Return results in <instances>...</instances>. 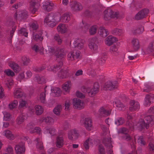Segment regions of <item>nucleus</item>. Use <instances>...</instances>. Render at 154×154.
<instances>
[{"label": "nucleus", "instance_id": "nucleus-1", "mask_svg": "<svg viewBox=\"0 0 154 154\" xmlns=\"http://www.w3.org/2000/svg\"><path fill=\"white\" fill-rule=\"evenodd\" d=\"M144 119H140L136 125L138 129L140 131L145 129V128L147 129L150 123L152 124L154 123V116H146L144 118Z\"/></svg>", "mask_w": 154, "mask_h": 154}, {"label": "nucleus", "instance_id": "nucleus-2", "mask_svg": "<svg viewBox=\"0 0 154 154\" xmlns=\"http://www.w3.org/2000/svg\"><path fill=\"white\" fill-rule=\"evenodd\" d=\"M99 86L98 83H95L91 89L87 86H84L81 88V91L84 93L87 92L89 96L93 97L99 91Z\"/></svg>", "mask_w": 154, "mask_h": 154}, {"label": "nucleus", "instance_id": "nucleus-3", "mask_svg": "<svg viewBox=\"0 0 154 154\" xmlns=\"http://www.w3.org/2000/svg\"><path fill=\"white\" fill-rule=\"evenodd\" d=\"M45 51L47 53L49 54L50 55L55 54L56 57L60 58H62L65 55L63 49L60 48H56L55 51L53 47H48V51L47 49Z\"/></svg>", "mask_w": 154, "mask_h": 154}, {"label": "nucleus", "instance_id": "nucleus-4", "mask_svg": "<svg viewBox=\"0 0 154 154\" xmlns=\"http://www.w3.org/2000/svg\"><path fill=\"white\" fill-rule=\"evenodd\" d=\"M44 24L51 27L56 25V23L52 14H49L45 17L44 20Z\"/></svg>", "mask_w": 154, "mask_h": 154}, {"label": "nucleus", "instance_id": "nucleus-5", "mask_svg": "<svg viewBox=\"0 0 154 154\" xmlns=\"http://www.w3.org/2000/svg\"><path fill=\"white\" fill-rule=\"evenodd\" d=\"M72 103L74 108L78 109H83L85 106V103L81 100L75 98L72 99Z\"/></svg>", "mask_w": 154, "mask_h": 154}, {"label": "nucleus", "instance_id": "nucleus-6", "mask_svg": "<svg viewBox=\"0 0 154 154\" xmlns=\"http://www.w3.org/2000/svg\"><path fill=\"white\" fill-rule=\"evenodd\" d=\"M28 15L27 12L25 10H22L16 13L14 15V17L17 20H23L26 19Z\"/></svg>", "mask_w": 154, "mask_h": 154}, {"label": "nucleus", "instance_id": "nucleus-7", "mask_svg": "<svg viewBox=\"0 0 154 154\" xmlns=\"http://www.w3.org/2000/svg\"><path fill=\"white\" fill-rule=\"evenodd\" d=\"M79 136L78 131L75 129H71L68 132V138L70 140H75Z\"/></svg>", "mask_w": 154, "mask_h": 154}, {"label": "nucleus", "instance_id": "nucleus-8", "mask_svg": "<svg viewBox=\"0 0 154 154\" xmlns=\"http://www.w3.org/2000/svg\"><path fill=\"white\" fill-rule=\"evenodd\" d=\"M97 40L96 38H92L89 41L88 46L93 53L96 52L98 49V46L96 44Z\"/></svg>", "mask_w": 154, "mask_h": 154}, {"label": "nucleus", "instance_id": "nucleus-9", "mask_svg": "<svg viewBox=\"0 0 154 154\" xmlns=\"http://www.w3.org/2000/svg\"><path fill=\"white\" fill-rule=\"evenodd\" d=\"M27 119V116L25 114H21L17 117L16 119L17 124L20 128L23 129L24 125L23 122L25 120Z\"/></svg>", "mask_w": 154, "mask_h": 154}, {"label": "nucleus", "instance_id": "nucleus-10", "mask_svg": "<svg viewBox=\"0 0 154 154\" xmlns=\"http://www.w3.org/2000/svg\"><path fill=\"white\" fill-rule=\"evenodd\" d=\"M38 121L40 123L45 122L49 125H52L54 123V119L49 116H42L39 118Z\"/></svg>", "mask_w": 154, "mask_h": 154}, {"label": "nucleus", "instance_id": "nucleus-11", "mask_svg": "<svg viewBox=\"0 0 154 154\" xmlns=\"http://www.w3.org/2000/svg\"><path fill=\"white\" fill-rule=\"evenodd\" d=\"M118 86L116 82L108 81L105 83L103 87V89L104 90H111L115 88H116Z\"/></svg>", "mask_w": 154, "mask_h": 154}, {"label": "nucleus", "instance_id": "nucleus-12", "mask_svg": "<svg viewBox=\"0 0 154 154\" xmlns=\"http://www.w3.org/2000/svg\"><path fill=\"white\" fill-rule=\"evenodd\" d=\"M80 57V52L79 51H77L76 52L71 51L69 53L67 56L68 60L71 61L79 59Z\"/></svg>", "mask_w": 154, "mask_h": 154}, {"label": "nucleus", "instance_id": "nucleus-13", "mask_svg": "<svg viewBox=\"0 0 154 154\" xmlns=\"http://www.w3.org/2000/svg\"><path fill=\"white\" fill-rule=\"evenodd\" d=\"M43 8L45 11H50L52 10L54 7V3L50 1H47L43 3Z\"/></svg>", "mask_w": 154, "mask_h": 154}, {"label": "nucleus", "instance_id": "nucleus-14", "mask_svg": "<svg viewBox=\"0 0 154 154\" xmlns=\"http://www.w3.org/2000/svg\"><path fill=\"white\" fill-rule=\"evenodd\" d=\"M70 5L72 10L74 11H79L82 8L81 4L76 2L73 1L70 2Z\"/></svg>", "mask_w": 154, "mask_h": 154}, {"label": "nucleus", "instance_id": "nucleus-15", "mask_svg": "<svg viewBox=\"0 0 154 154\" xmlns=\"http://www.w3.org/2000/svg\"><path fill=\"white\" fill-rule=\"evenodd\" d=\"M84 121V126L86 129L89 131L92 130L93 127L91 119L89 118H86L85 119Z\"/></svg>", "mask_w": 154, "mask_h": 154}, {"label": "nucleus", "instance_id": "nucleus-16", "mask_svg": "<svg viewBox=\"0 0 154 154\" xmlns=\"http://www.w3.org/2000/svg\"><path fill=\"white\" fill-rule=\"evenodd\" d=\"M30 9L32 13H34L40 6L39 3L36 1H32L30 3Z\"/></svg>", "mask_w": 154, "mask_h": 154}, {"label": "nucleus", "instance_id": "nucleus-17", "mask_svg": "<svg viewBox=\"0 0 154 154\" xmlns=\"http://www.w3.org/2000/svg\"><path fill=\"white\" fill-rule=\"evenodd\" d=\"M130 106L129 110L131 111H137L139 110L140 108L139 103L137 101L132 100L130 101Z\"/></svg>", "mask_w": 154, "mask_h": 154}, {"label": "nucleus", "instance_id": "nucleus-18", "mask_svg": "<svg viewBox=\"0 0 154 154\" xmlns=\"http://www.w3.org/2000/svg\"><path fill=\"white\" fill-rule=\"evenodd\" d=\"M149 11L147 9H143L140 11L135 16L137 20H140L148 14Z\"/></svg>", "mask_w": 154, "mask_h": 154}, {"label": "nucleus", "instance_id": "nucleus-19", "mask_svg": "<svg viewBox=\"0 0 154 154\" xmlns=\"http://www.w3.org/2000/svg\"><path fill=\"white\" fill-rule=\"evenodd\" d=\"M95 144L94 140L91 137H89L84 142L83 145L86 149H88L89 147L92 146Z\"/></svg>", "mask_w": 154, "mask_h": 154}, {"label": "nucleus", "instance_id": "nucleus-20", "mask_svg": "<svg viewBox=\"0 0 154 154\" xmlns=\"http://www.w3.org/2000/svg\"><path fill=\"white\" fill-rule=\"evenodd\" d=\"M154 101V95H146L144 103V105L146 106H149L150 104Z\"/></svg>", "mask_w": 154, "mask_h": 154}, {"label": "nucleus", "instance_id": "nucleus-21", "mask_svg": "<svg viewBox=\"0 0 154 154\" xmlns=\"http://www.w3.org/2000/svg\"><path fill=\"white\" fill-rule=\"evenodd\" d=\"M111 112V109H108L105 107H101L99 110V115L102 116H105L109 115Z\"/></svg>", "mask_w": 154, "mask_h": 154}, {"label": "nucleus", "instance_id": "nucleus-22", "mask_svg": "<svg viewBox=\"0 0 154 154\" xmlns=\"http://www.w3.org/2000/svg\"><path fill=\"white\" fill-rule=\"evenodd\" d=\"M118 40V39L116 38L112 35H109L105 39V43L106 45L110 46L114 42H117Z\"/></svg>", "mask_w": 154, "mask_h": 154}, {"label": "nucleus", "instance_id": "nucleus-23", "mask_svg": "<svg viewBox=\"0 0 154 154\" xmlns=\"http://www.w3.org/2000/svg\"><path fill=\"white\" fill-rule=\"evenodd\" d=\"M16 154H23L25 151L24 144H20L17 145L15 148Z\"/></svg>", "mask_w": 154, "mask_h": 154}, {"label": "nucleus", "instance_id": "nucleus-24", "mask_svg": "<svg viewBox=\"0 0 154 154\" xmlns=\"http://www.w3.org/2000/svg\"><path fill=\"white\" fill-rule=\"evenodd\" d=\"M111 11V10H107L105 11L104 12V19L106 20H107L109 19V18L111 17L113 18H117L118 17V14L117 12H113L112 15L111 14H109V11Z\"/></svg>", "mask_w": 154, "mask_h": 154}, {"label": "nucleus", "instance_id": "nucleus-25", "mask_svg": "<svg viewBox=\"0 0 154 154\" xmlns=\"http://www.w3.org/2000/svg\"><path fill=\"white\" fill-rule=\"evenodd\" d=\"M132 47L134 51H137L140 49V45L138 39L134 38L131 42Z\"/></svg>", "mask_w": 154, "mask_h": 154}, {"label": "nucleus", "instance_id": "nucleus-26", "mask_svg": "<svg viewBox=\"0 0 154 154\" xmlns=\"http://www.w3.org/2000/svg\"><path fill=\"white\" fill-rule=\"evenodd\" d=\"M72 86L70 81H68L64 83L62 86L63 90L66 92L69 93Z\"/></svg>", "mask_w": 154, "mask_h": 154}, {"label": "nucleus", "instance_id": "nucleus-27", "mask_svg": "<svg viewBox=\"0 0 154 154\" xmlns=\"http://www.w3.org/2000/svg\"><path fill=\"white\" fill-rule=\"evenodd\" d=\"M58 32L62 34L68 31L67 27L64 24H59L57 27Z\"/></svg>", "mask_w": 154, "mask_h": 154}, {"label": "nucleus", "instance_id": "nucleus-28", "mask_svg": "<svg viewBox=\"0 0 154 154\" xmlns=\"http://www.w3.org/2000/svg\"><path fill=\"white\" fill-rule=\"evenodd\" d=\"M84 41L80 39L76 40L73 43V44L75 48L78 49H81L83 47Z\"/></svg>", "mask_w": 154, "mask_h": 154}, {"label": "nucleus", "instance_id": "nucleus-29", "mask_svg": "<svg viewBox=\"0 0 154 154\" xmlns=\"http://www.w3.org/2000/svg\"><path fill=\"white\" fill-rule=\"evenodd\" d=\"M23 94V92L20 88H17L14 91L13 95L16 98H19L22 97Z\"/></svg>", "mask_w": 154, "mask_h": 154}, {"label": "nucleus", "instance_id": "nucleus-30", "mask_svg": "<svg viewBox=\"0 0 154 154\" xmlns=\"http://www.w3.org/2000/svg\"><path fill=\"white\" fill-rule=\"evenodd\" d=\"M70 19V14L69 13L63 14L60 17V21L63 22H67Z\"/></svg>", "mask_w": 154, "mask_h": 154}, {"label": "nucleus", "instance_id": "nucleus-31", "mask_svg": "<svg viewBox=\"0 0 154 154\" xmlns=\"http://www.w3.org/2000/svg\"><path fill=\"white\" fill-rule=\"evenodd\" d=\"M61 93L60 88L58 87H53L51 89V94L54 97H58L60 95Z\"/></svg>", "mask_w": 154, "mask_h": 154}, {"label": "nucleus", "instance_id": "nucleus-32", "mask_svg": "<svg viewBox=\"0 0 154 154\" xmlns=\"http://www.w3.org/2000/svg\"><path fill=\"white\" fill-rule=\"evenodd\" d=\"M44 133L45 134L49 133L51 135L53 136L56 134V129L53 127H45L44 128Z\"/></svg>", "mask_w": 154, "mask_h": 154}, {"label": "nucleus", "instance_id": "nucleus-33", "mask_svg": "<svg viewBox=\"0 0 154 154\" xmlns=\"http://www.w3.org/2000/svg\"><path fill=\"white\" fill-rule=\"evenodd\" d=\"M98 33L100 36L103 37H105L108 34V31L103 27H100L98 29Z\"/></svg>", "mask_w": 154, "mask_h": 154}, {"label": "nucleus", "instance_id": "nucleus-34", "mask_svg": "<svg viewBox=\"0 0 154 154\" xmlns=\"http://www.w3.org/2000/svg\"><path fill=\"white\" fill-rule=\"evenodd\" d=\"M128 130L125 128H123L120 129L119 131V133H121L125 134V136L124 137V138L127 140H129L131 139V137L130 136L127 134L128 132Z\"/></svg>", "mask_w": 154, "mask_h": 154}, {"label": "nucleus", "instance_id": "nucleus-35", "mask_svg": "<svg viewBox=\"0 0 154 154\" xmlns=\"http://www.w3.org/2000/svg\"><path fill=\"white\" fill-rule=\"evenodd\" d=\"M35 141H36V142L37 148L40 150H42L43 151L42 153H41V154H45V152H43V146L41 139L40 138H37Z\"/></svg>", "mask_w": 154, "mask_h": 154}, {"label": "nucleus", "instance_id": "nucleus-36", "mask_svg": "<svg viewBox=\"0 0 154 154\" xmlns=\"http://www.w3.org/2000/svg\"><path fill=\"white\" fill-rule=\"evenodd\" d=\"M56 146L58 148H61L63 144V139L62 137H58L56 139Z\"/></svg>", "mask_w": 154, "mask_h": 154}, {"label": "nucleus", "instance_id": "nucleus-37", "mask_svg": "<svg viewBox=\"0 0 154 154\" xmlns=\"http://www.w3.org/2000/svg\"><path fill=\"white\" fill-rule=\"evenodd\" d=\"M110 51L113 55L117 56L119 54L118 46L115 45L112 46L110 48Z\"/></svg>", "mask_w": 154, "mask_h": 154}, {"label": "nucleus", "instance_id": "nucleus-38", "mask_svg": "<svg viewBox=\"0 0 154 154\" xmlns=\"http://www.w3.org/2000/svg\"><path fill=\"white\" fill-rule=\"evenodd\" d=\"M115 104L119 110H122L124 108L125 106L124 105L118 100H115L114 103V105Z\"/></svg>", "mask_w": 154, "mask_h": 154}, {"label": "nucleus", "instance_id": "nucleus-39", "mask_svg": "<svg viewBox=\"0 0 154 154\" xmlns=\"http://www.w3.org/2000/svg\"><path fill=\"white\" fill-rule=\"evenodd\" d=\"M2 134L8 139L13 140L14 138V136L9 130H6L4 131L2 133Z\"/></svg>", "mask_w": 154, "mask_h": 154}, {"label": "nucleus", "instance_id": "nucleus-40", "mask_svg": "<svg viewBox=\"0 0 154 154\" xmlns=\"http://www.w3.org/2000/svg\"><path fill=\"white\" fill-rule=\"evenodd\" d=\"M8 65L15 72L19 70V66L14 62H10L8 63Z\"/></svg>", "mask_w": 154, "mask_h": 154}, {"label": "nucleus", "instance_id": "nucleus-41", "mask_svg": "<svg viewBox=\"0 0 154 154\" xmlns=\"http://www.w3.org/2000/svg\"><path fill=\"white\" fill-rule=\"evenodd\" d=\"M35 113L37 115H41L43 112L44 109L42 107L39 105H36L35 107Z\"/></svg>", "mask_w": 154, "mask_h": 154}, {"label": "nucleus", "instance_id": "nucleus-42", "mask_svg": "<svg viewBox=\"0 0 154 154\" xmlns=\"http://www.w3.org/2000/svg\"><path fill=\"white\" fill-rule=\"evenodd\" d=\"M47 87L46 86L45 88V92H42L39 95V100L41 103H45V94L47 91Z\"/></svg>", "mask_w": 154, "mask_h": 154}, {"label": "nucleus", "instance_id": "nucleus-43", "mask_svg": "<svg viewBox=\"0 0 154 154\" xmlns=\"http://www.w3.org/2000/svg\"><path fill=\"white\" fill-rule=\"evenodd\" d=\"M60 65H62V63L61 62H60ZM60 66H59L58 65H54L49 67L48 68V69L50 71H51L54 72H55L58 70L60 69Z\"/></svg>", "mask_w": 154, "mask_h": 154}, {"label": "nucleus", "instance_id": "nucleus-44", "mask_svg": "<svg viewBox=\"0 0 154 154\" xmlns=\"http://www.w3.org/2000/svg\"><path fill=\"white\" fill-rule=\"evenodd\" d=\"M62 109V106L60 105H58L53 109V112L56 115L59 116Z\"/></svg>", "mask_w": 154, "mask_h": 154}, {"label": "nucleus", "instance_id": "nucleus-45", "mask_svg": "<svg viewBox=\"0 0 154 154\" xmlns=\"http://www.w3.org/2000/svg\"><path fill=\"white\" fill-rule=\"evenodd\" d=\"M18 104V101L17 100H14L11 102L8 105L9 108L12 109L17 107Z\"/></svg>", "mask_w": 154, "mask_h": 154}, {"label": "nucleus", "instance_id": "nucleus-46", "mask_svg": "<svg viewBox=\"0 0 154 154\" xmlns=\"http://www.w3.org/2000/svg\"><path fill=\"white\" fill-rule=\"evenodd\" d=\"M32 50L35 51L36 52L39 51L40 54H43V48H42L39 49V47L35 45L32 46Z\"/></svg>", "mask_w": 154, "mask_h": 154}, {"label": "nucleus", "instance_id": "nucleus-47", "mask_svg": "<svg viewBox=\"0 0 154 154\" xmlns=\"http://www.w3.org/2000/svg\"><path fill=\"white\" fill-rule=\"evenodd\" d=\"M14 82L12 79H7L5 82V84L9 89H10L13 85Z\"/></svg>", "mask_w": 154, "mask_h": 154}, {"label": "nucleus", "instance_id": "nucleus-48", "mask_svg": "<svg viewBox=\"0 0 154 154\" xmlns=\"http://www.w3.org/2000/svg\"><path fill=\"white\" fill-rule=\"evenodd\" d=\"M123 32H124L123 30L118 29H115L112 31V33L113 34L119 36L122 35Z\"/></svg>", "mask_w": 154, "mask_h": 154}, {"label": "nucleus", "instance_id": "nucleus-49", "mask_svg": "<svg viewBox=\"0 0 154 154\" xmlns=\"http://www.w3.org/2000/svg\"><path fill=\"white\" fill-rule=\"evenodd\" d=\"M97 28L98 27L97 26H92L89 30L90 34L91 35L94 34L96 33Z\"/></svg>", "mask_w": 154, "mask_h": 154}, {"label": "nucleus", "instance_id": "nucleus-50", "mask_svg": "<svg viewBox=\"0 0 154 154\" xmlns=\"http://www.w3.org/2000/svg\"><path fill=\"white\" fill-rule=\"evenodd\" d=\"M124 122V119L122 117L116 119L115 120V123L117 125H122Z\"/></svg>", "mask_w": 154, "mask_h": 154}, {"label": "nucleus", "instance_id": "nucleus-51", "mask_svg": "<svg viewBox=\"0 0 154 154\" xmlns=\"http://www.w3.org/2000/svg\"><path fill=\"white\" fill-rule=\"evenodd\" d=\"M32 39L35 41H41L43 39V38L42 37V35H40L37 34H34L33 35Z\"/></svg>", "mask_w": 154, "mask_h": 154}, {"label": "nucleus", "instance_id": "nucleus-52", "mask_svg": "<svg viewBox=\"0 0 154 154\" xmlns=\"http://www.w3.org/2000/svg\"><path fill=\"white\" fill-rule=\"evenodd\" d=\"M21 60L23 63L24 65H28L30 62L29 58L26 56L23 57L21 58Z\"/></svg>", "mask_w": 154, "mask_h": 154}, {"label": "nucleus", "instance_id": "nucleus-53", "mask_svg": "<svg viewBox=\"0 0 154 154\" xmlns=\"http://www.w3.org/2000/svg\"><path fill=\"white\" fill-rule=\"evenodd\" d=\"M3 114L4 115V120L6 121H9L11 118V114L6 111L3 112Z\"/></svg>", "mask_w": 154, "mask_h": 154}, {"label": "nucleus", "instance_id": "nucleus-54", "mask_svg": "<svg viewBox=\"0 0 154 154\" xmlns=\"http://www.w3.org/2000/svg\"><path fill=\"white\" fill-rule=\"evenodd\" d=\"M37 82L39 84L44 83L45 82V80L43 77H40L37 76L36 77Z\"/></svg>", "mask_w": 154, "mask_h": 154}, {"label": "nucleus", "instance_id": "nucleus-55", "mask_svg": "<svg viewBox=\"0 0 154 154\" xmlns=\"http://www.w3.org/2000/svg\"><path fill=\"white\" fill-rule=\"evenodd\" d=\"M41 131V128L38 127H33L30 130L29 132L31 133H40Z\"/></svg>", "mask_w": 154, "mask_h": 154}, {"label": "nucleus", "instance_id": "nucleus-56", "mask_svg": "<svg viewBox=\"0 0 154 154\" xmlns=\"http://www.w3.org/2000/svg\"><path fill=\"white\" fill-rule=\"evenodd\" d=\"M148 51L149 52H154V41L151 43L147 48Z\"/></svg>", "mask_w": 154, "mask_h": 154}, {"label": "nucleus", "instance_id": "nucleus-57", "mask_svg": "<svg viewBox=\"0 0 154 154\" xmlns=\"http://www.w3.org/2000/svg\"><path fill=\"white\" fill-rule=\"evenodd\" d=\"M35 125L34 124L30 123L27 124L25 128L23 127V129H26V130L29 131Z\"/></svg>", "mask_w": 154, "mask_h": 154}, {"label": "nucleus", "instance_id": "nucleus-58", "mask_svg": "<svg viewBox=\"0 0 154 154\" xmlns=\"http://www.w3.org/2000/svg\"><path fill=\"white\" fill-rule=\"evenodd\" d=\"M19 33L22 35H24L26 37H27L28 36V32L25 28H22L20 29L19 31Z\"/></svg>", "mask_w": 154, "mask_h": 154}, {"label": "nucleus", "instance_id": "nucleus-59", "mask_svg": "<svg viewBox=\"0 0 154 154\" xmlns=\"http://www.w3.org/2000/svg\"><path fill=\"white\" fill-rule=\"evenodd\" d=\"M4 72L8 76H12L14 75V72L9 69L5 70Z\"/></svg>", "mask_w": 154, "mask_h": 154}, {"label": "nucleus", "instance_id": "nucleus-60", "mask_svg": "<svg viewBox=\"0 0 154 154\" xmlns=\"http://www.w3.org/2000/svg\"><path fill=\"white\" fill-rule=\"evenodd\" d=\"M27 105L26 101L22 100L19 103V107L20 108H25Z\"/></svg>", "mask_w": 154, "mask_h": 154}, {"label": "nucleus", "instance_id": "nucleus-61", "mask_svg": "<svg viewBox=\"0 0 154 154\" xmlns=\"http://www.w3.org/2000/svg\"><path fill=\"white\" fill-rule=\"evenodd\" d=\"M71 104V102L70 100H66L65 103V109L66 110H68L69 109L70 106Z\"/></svg>", "mask_w": 154, "mask_h": 154}, {"label": "nucleus", "instance_id": "nucleus-62", "mask_svg": "<svg viewBox=\"0 0 154 154\" xmlns=\"http://www.w3.org/2000/svg\"><path fill=\"white\" fill-rule=\"evenodd\" d=\"M98 150L99 151V154H104V149L103 146L100 145H99L98 146Z\"/></svg>", "mask_w": 154, "mask_h": 154}, {"label": "nucleus", "instance_id": "nucleus-63", "mask_svg": "<svg viewBox=\"0 0 154 154\" xmlns=\"http://www.w3.org/2000/svg\"><path fill=\"white\" fill-rule=\"evenodd\" d=\"M54 39L59 44L61 43L62 40L60 38L59 35L58 34H55L54 37Z\"/></svg>", "mask_w": 154, "mask_h": 154}, {"label": "nucleus", "instance_id": "nucleus-64", "mask_svg": "<svg viewBox=\"0 0 154 154\" xmlns=\"http://www.w3.org/2000/svg\"><path fill=\"white\" fill-rule=\"evenodd\" d=\"M138 142L141 145H144L145 144V142L144 141V139L142 136H140L138 140Z\"/></svg>", "mask_w": 154, "mask_h": 154}]
</instances>
